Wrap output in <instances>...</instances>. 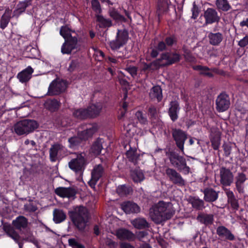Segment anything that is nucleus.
I'll return each mask as SVG.
<instances>
[{"label":"nucleus","instance_id":"f257e3e1","mask_svg":"<svg viewBox=\"0 0 248 248\" xmlns=\"http://www.w3.org/2000/svg\"><path fill=\"white\" fill-rule=\"evenodd\" d=\"M175 213L170 202L159 201L149 210V216L155 224H159L170 219Z\"/></svg>","mask_w":248,"mask_h":248},{"label":"nucleus","instance_id":"f03ea898","mask_svg":"<svg viewBox=\"0 0 248 248\" xmlns=\"http://www.w3.org/2000/svg\"><path fill=\"white\" fill-rule=\"evenodd\" d=\"M69 214L75 226L79 230H84L89 220V214L88 209L83 206H77L70 212Z\"/></svg>","mask_w":248,"mask_h":248},{"label":"nucleus","instance_id":"7ed1b4c3","mask_svg":"<svg viewBox=\"0 0 248 248\" xmlns=\"http://www.w3.org/2000/svg\"><path fill=\"white\" fill-rule=\"evenodd\" d=\"M38 126L33 120L24 119L17 122L13 126L14 131L17 135H27L33 132Z\"/></svg>","mask_w":248,"mask_h":248},{"label":"nucleus","instance_id":"20e7f679","mask_svg":"<svg viewBox=\"0 0 248 248\" xmlns=\"http://www.w3.org/2000/svg\"><path fill=\"white\" fill-rule=\"evenodd\" d=\"M170 164L173 167L184 175H187L190 171V169L187 165L186 158L174 151H171L168 154Z\"/></svg>","mask_w":248,"mask_h":248},{"label":"nucleus","instance_id":"39448f33","mask_svg":"<svg viewBox=\"0 0 248 248\" xmlns=\"http://www.w3.org/2000/svg\"><path fill=\"white\" fill-rule=\"evenodd\" d=\"M87 165V160L85 158V154L82 153L78 154L77 157L73 158L68 163L69 168L76 173H82Z\"/></svg>","mask_w":248,"mask_h":248},{"label":"nucleus","instance_id":"423d86ee","mask_svg":"<svg viewBox=\"0 0 248 248\" xmlns=\"http://www.w3.org/2000/svg\"><path fill=\"white\" fill-rule=\"evenodd\" d=\"M172 136L176 146L184 154V144L187 139L186 132L179 128H173L172 130Z\"/></svg>","mask_w":248,"mask_h":248},{"label":"nucleus","instance_id":"0eeeda50","mask_svg":"<svg viewBox=\"0 0 248 248\" xmlns=\"http://www.w3.org/2000/svg\"><path fill=\"white\" fill-rule=\"evenodd\" d=\"M49 152L50 160L55 162L66 155V149L62 144L55 143L51 145Z\"/></svg>","mask_w":248,"mask_h":248},{"label":"nucleus","instance_id":"6e6552de","mask_svg":"<svg viewBox=\"0 0 248 248\" xmlns=\"http://www.w3.org/2000/svg\"><path fill=\"white\" fill-rule=\"evenodd\" d=\"M165 174L169 181L173 184L180 186L186 185L185 180L176 170L167 167L165 170Z\"/></svg>","mask_w":248,"mask_h":248},{"label":"nucleus","instance_id":"1a4fd4ad","mask_svg":"<svg viewBox=\"0 0 248 248\" xmlns=\"http://www.w3.org/2000/svg\"><path fill=\"white\" fill-rule=\"evenodd\" d=\"M128 37V34L126 31L118 30L115 40L109 43L111 49L116 50L119 49L127 42Z\"/></svg>","mask_w":248,"mask_h":248},{"label":"nucleus","instance_id":"9d476101","mask_svg":"<svg viewBox=\"0 0 248 248\" xmlns=\"http://www.w3.org/2000/svg\"><path fill=\"white\" fill-rule=\"evenodd\" d=\"M158 60H160L161 67L165 66L178 62L180 60V55L174 52H165L162 53Z\"/></svg>","mask_w":248,"mask_h":248},{"label":"nucleus","instance_id":"9b49d317","mask_svg":"<svg viewBox=\"0 0 248 248\" xmlns=\"http://www.w3.org/2000/svg\"><path fill=\"white\" fill-rule=\"evenodd\" d=\"M66 88V82L57 79L53 80L49 85L48 94L50 95H58L65 91Z\"/></svg>","mask_w":248,"mask_h":248},{"label":"nucleus","instance_id":"f8f14e48","mask_svg":"<svg viewBox=\"0 0 248 248\" xmlns=\"http://www.w3.org/2000/svg\"><path fill=\"white\" fill-rule=\"evenodd\" d=\"M105 172L104 168L101 164L95 165L91 171V178L88 182V184L93 188L95 186L99 180L103 176Z\"/></svg>","mask_w":248,"mask_h":248},{"label":"nucleus","instance_id":"ddd939ff","mask_svg":"<svg viewBox=\"0 0 248 248\" xmlns=\"http://www.w3.org/2000/svg\"><path fill=\"white\" fill-rule=\"evenodd\" d=\"M216 109L220 112L227 110L230 107V101L229 96L224 93H220L216 100Z\"/></svg>","mask_w":248,"mask_h":248},{"label":"nucleus","instance_id":"4468645a","mask_svg":"<svg viewBox=\"0 0 248 248\" xmlns=\"http://www.w3.org/2000/svg\"><path fill=\"white\" fill-rule=\"evenodd\" d=\"M220 183L224 186H231L233 180V175L231 171L225 167L219 170Z\"/></svg>","mask_w":248,"mask_h":248},{"label":"nucleus","instance_id":"2eb2a0df","mask_svg":"<svg viewBox=\"0 0 248 248\" xmlns=\"http://www.w3.org/2000/svg\"><path fill=\"white\" fill-rule=\"evenodd\" d=\"M78 47V38L76 36H72L65 39L64 43L61 47L62 54H69L72 51Z\"/></svg>","mask_w":248,"mask_h":248},{"label":"nucleus","instance_id":"dca6fc26","mask_svg":"<svg viewBox=\"0 0 248 248\" xmlns=\"http://www.w3.org/2000/svg\"><path fill=\"white\" fill-rule=\"evenodd\" d=\"M204 17L205 18V24L206 25L217 22L220 20V17L217 11L211 8H208L205 11Z\"/></svg>","mask_w":248,"mask_h":248},{"label":"nucleus","instance_id":"f3484780","mask_svg":"<svg viewBox=\"0 0 248 248\" xmlns=\"http://www.w3.org/2000/svg\"><path fill=\"white\" fill-rule=\"evenodd\" d=\"M85 129L78 132V136L82 140H86L91 137L97 130V125L95 124H87Z\"/></svg>","mask_w":248,"mask_h":248},{"label":"nucleus","instance_id":"a211bd4d","mask_svg":"<svg viewBox=\"0 0 248 248\" xmlns=\"http://www.w3.org/2000/svg\"><path fill=\"white\" fill-rule=\"evenodd\" d=\"M85 129L78 132V136L82 140H86L91 137L97 130V125L95 124H87Z\"/></svg>","mask_w":248,"mask_h":248},{"label":"nucleus","instance_id":"6ab92c4d","mask_svg":"<svg viewBox=\"0 0 248 248\" xmlns=\"http://www.w3.org/2000/svg\"><path fill=\"white\" fill-rule=\"evenodd\" d=\"M216 233L222 239L229 241L235 240L234 235L227 228L224 226H219L217 228Z\"/></svg>","mask_w":248,"mask_h":248},{"label":"nucleus","instance_id":"aec40b11","mask_svg":"<svg viewBox=\"0 0 248 248\" xmlns=\"http://www.w3.org/2000/svg\"><path fill=\"white\" fill-rule=\"evenodd\" d=\"M201 191L204 194L203 199L206 202H215L218 198L219 191H216L213 188L206 187L201 189Z\"/></svg>","mask_w":248,"mask_h":248},{"label":"nucleus","instance_id":"412c9836","mask_svg":"<svg viewBox=\"0 0 248 248\" xmlns=\"http://www.w3.org/2000/svg\"><path fill=\"white\" fill-rule=\"evenodd\" d=\"M55 193L61 197L71 198L75 196L77 191L73 187H59L55 189Z\"/></svg>","mask_w":248,"mask_h":248},{"label":"nucleus","instance_id":"4be33fe9","mask_svg":"<svg viewBox=\"0 0 248 248\" xmlns=\"http://www.w3.org/2000/svg\"><path fill=\"white\" fill-rule=\"evenodd\" d=\"M115 234L118 238L121 240L132 241L136 238V235L132 232L124 228L118 229Z\"/></svg>","mask_w":248,"mask_h":248},{"label":"nucleus","instance_id":"5701e85b","mask_svg":"<svg viewBox=\"0 0 248 248\" xmlns=\"http://www.w3.org/2000/svg\"><path fill=\"white\" fill-rule=\"evenodd\" d=\"M121 206L127 214L138 213L140 211V207L138 204L132 202H124L121 204Z\"/></svg>","mask_w":248,"mask_h":248},{"label":"nucleus","instance_id":"b1692460","mask_svg":"<svg viewBox=\"0 0 248 248\" xmlns=\"http://www.w3.org/2000/svg\"><path fill=\"white\" fill-rule=\"evenodd\" d=\"M220 131L216 128L211 129L210 140L213 149L215 150H217L220 144Z\"/></svg>","mask_w":248,"mask_h":248},{"label":"nucleus","instance_id":"393cba45","mask_svg":"<svg viewBox=\"0 0 248 248\" xmlns=\"http://www.w3.org/2000/svg\"><path fill=\"white\" fill-rule=\"evenodd\" d=\"M235 186L239 193H244V182L247 180L246 175L243 172H238L235 176Z\"/></svg>","mask_w":248,"mask_h":248},{"label":"nucleus","instance_id":"a878e982","mask_svg":"<svg viewBox=\"0 0 248 248\" xmlns=\"http://www.w3.org/2000/svg\"><path fill=\"white\" fill-rule=\"evenodd\" d=\"M179 110V105L177 101H173L170 103L168 113L173 122L175 121L178 119V113Z\"/></svg>","mask_w":248,"mask_h":248},{"label":"nucleus","instance_id":"bb28decb","mask_svg":"<svg viewBox=\"0 0 248 248\" xmlns=\"http://www.w3.org/2000/svg\"><path fill=\"white\" fill-rule=\"evenodd\" d=\"M3 229L6 234L16 243L21 240L19 234L15 231L14 228L9 224H5L3 226Z\"/></svg>","mask_w":248,"mask_h":248},{"label":"nucleus","instance_id":"cd10ccee","mask_svg":"<svg viewBox=\"0 0 248 248\" xmlns=\"http://www.w3.org/2000/svg\"><path fill=\"white\" fill-rule=\"evenodd\" d=\"M209 43L215 46H218L222 41L223 36L220 32H209L208 35Z\"/></svg>","mask_w":248,"mask_h":248},{"label":"nucleus","instance_id":"c85d7f7f","mask_svg":"<svg viewBox=\"0 0 248 248\" xmlns=\"http://www.w3.org/2000/svg\"><path fill=\"white\" fill-rule=\"evenodd\" d=\"M188 202L192 205V206L198 210H202L204 208V201L196 196H190Z\"/></svg>","mask_w":248,"mask_h":248},{"label":"nucleus","instance_id":"c756f323","mask_svg":"<svg viewBox=\"0 0 248 248\" xmlns=\"http://www.w3.org/2000/svg\"><path fill=\"white\" fill-rule=\"evenodd\" d=\"M170 4V0H158L157 13L158 16L167 12L169 10Z\"/></svg>","mask_w":248,"mask_h":248},{"label":"nucleus","instance_id":"7c9ffc66","mask_svg":"<svg viewBox=\"0 0 248 248\" xmlns=\"http://www.w3.org/2000/svg\"><path fill=\"white\" fill-rule=\"evenodd\" d=\"M197 219L200 223L208 226L213 223L214 216L213 214L202 213L198 215Z\"/></svg>","mask_w":248,"mask_h":248},{"label":"nucleus","instance_id":"2f4dec72","mask_svg":"<svg viewBox=\"0 0 248 248\" xmlns=\"http://www.w3.org/2000/svg\"><path fill=\"white\" fill-rule=\"evenodd\" d=\"M132 225L138 229H145L149 227V224L145 218L138 217L131 221Z\"/></svg>","mask_w":248,"mask_h":248},{"label":"nucleus","instance_id":"473e14b6","mask_svg":"<svg viewBox=\"0 0 248 248\" xmlns=\"http://www.w3.org/2000/svg\"><path fill=\"white\" fill-rule=\"evenodd\" d=\"M149 97L152 100L156 99L158 102L162 99V89L159 86H155L152 88L149 93Z\"/></svg>","mask_w":248,"mask_h":248},{"label":"nucleus","instance_id":"72a5a7b5","mask_svg":"<svg viewBox=\"0 0 248 248\" xmlns=\"http://www.w3.org/2000/svg\"><path fill=\"white\" fill-rule=\"evenodd\" d=\"M87 109L89 114V118H94L100 114L102 109V105L100 103L93 104L88 107Z\"/></svg>","mask_w":248,"mask_h":248},{"label":"nucleus","instance_id":"f704fd0d","mask_svg":"<svg viewBox=\"0 0 248 248\" xmlns=\"http://www.w3.org/2000/svg\"><path fill=\"white\" fill-rule=\"evenodd\" d=\"M225 193L227 197L228 202L229 203L231 204L232 208L235 210H238L239 208V203L233 192L230 189H227L225 191Z\"/></svg>","mask_w":248,"mask_h":248},{"label":"nucleus","instance_id":"c9c22d12","mask_svg":"<svg viewBox=\"0 0 248 248\" xmlns=\"http://www.w3.org/2000/svg\"><path fill=\"white\" fill-rule=\"evenodd\" d=\"M215 5L219 11L228 12L232 9V6L228 0H216Z\"/></svg>","mask_w":248,"mask_h":248},{"label":"nucleus","instance_id":"e433bc0d","mask_svg":"<svg viewBox=\"0 0 248 248\" xmlns=\"http://www.w3.org/2000/svg\"><path fill=\"white\" fill-rule=\"evenodd\" d=\"M12 224L17 229L21 230L27 226L28 221L24 217L19 216L13 221Z\"/></svg>","mask_w":248,"mask_h":248},{"label":"nucleus","instance_id":"4c0bfd02","mask_svg":"<svg viewBox=\"0 0 248 248\" xmlns=\"http://www.w3.org/2000/svg\"><path fill=\"white\" fill-rule=\"evenodd\" d=\"M126 156L128 160L136 165L140 157V154L137 152L135 148H130L126 153Z\"/></svg>","mask_w":248,"mask_h":248},{"label":"nucleus","instance_id":"58836bf2","mask_svg":"<svg viewBox=\"0 0 248 248\" xmlns=\"http://www.w3.org/2000/svg\"><path fill=\"white\" fill-rule=\"evenodd\" d=\"M131 176L133 181L136 183L141 182L144 178V175L142 171L139 169L132 170L130 172Z\"/></svg>","mask_w":248,"mask_h":248},{"label":"nucleus","instance_id":"ea45409f","mask_svg":"<svg viewBox=\"0 0 248 248\" xmlns=\"http://www.w3.org/2000/svg\"><path fill=\"white\" fill-rule=\"evenodd\" d=\"M53 220L56 223H60L66 218V214L61 209H55L53 211Z\"/></svg>","mask_w":248,"mask_h":248},{"label":"nucleus","instance_id":"a19ab883","mask_svg":"<svg viewBox=\"0 0 248 248\" xmlns=\"http://www.w3.org/2000/svg\"><path fill=\"white\" fill-rule=\"evenodd\" d=\"M59 106L60 102L56 99H49L45 103L46 108L52 112L58 109Z\"/></svg>","mask_w":248,"mask_h":248},{"label":"nucleus","instance_id":"79ce46f5","mask_svg":"<svg viewBox=\"0 0 248 248\" xmlns=\"http://www.w3.org/2000/svg\"><path fill=\"white\" fill-rule=\"evenodd\" d=\"M73 116L80 120H84L89 118V113L87 108H79L75 109L73 112Z\"/></svg>","mask_w":248,"mask_h":248},{"label":"nucleus","instance_id":"37998d69","mask_svg":"<svg viewBox=\"0 0 248 248\" xmlns=\"http://www.w3.org/2000/svg\"><path fill=\"white\" fill-rule=\"evenodd\" d=\"M160 60L156 59L153 62L147 64L144 63L142 68V71H145L146 70L154 71L159 69L161 66L159 63Z\"/></svg>","mask_w":248,"mask_h":248},{"label":"nucleus","instance_id":"c03bdc74","mask_svg":"<svg viewBox=\"0 0 248 248\" xmlns=\"http://www.w3.org/2000/svg\"><path fill=\"white\" fill-rule=\"evenodd\" d=\"M103 140L101 139H97L93 144L91 147V152L95 155H98L101 153L103 149Z\"/></svg>","mask_w":248,"mask_h":248},{"label":"nucleus","instance_id":"a18cd8bd","mask_svg":"<svg viewBox=\"0 0 248 248\" xmlns=\"http://www.w3.org/2000/svg\"><path fill=\"white\" fill-rule=\"evenodd\" d=\"M96 20L100 24V27L101 28L109 27L112 26L111 20L109 18H106L103 16L100 15H96Z\"/></svg>","mask_w":248,"mask_h":248},{"label":"nucleus","instance_id":"49530a36","mask_svg":"<svg viewBox=\"0 0 248 248\" xmlns=\"http://www.w3.org/2000/svg\"><path fill=\"white\" fill-rule=\"evenodd\" d=\"M31 5V0H25L23 1L19 2L17 6L16 10L14 11L15 14H20L25 11L26 8Z\"/></svg>","mask_w":248,"mask_h":248},{"label":"nucleus","instance_id":"de8ad7c7","mask_svg":"<svg viewBox=\"0 0 248 248\" xmlns=\"http://www.w3.org/2000/svg\"><path fill=\"white\" fill-rule=\"evenodd\" d=\"M108 13L109 16L116 21H121L125 19L124 16L121 15L118 11L113 7H109Z\"/></svg>","mask_w":248,"mask_h":248},{"label":"nucleus","instance_id":"09e8293b","mask_svg":"<svg viewBox=\"0 0 248 248\" xmlns=\"http://www.w3.org/2000/svg\"><path fill=\"white\" fill-rule=\"evenodd\" d=\"M193 68V69L200 71V74L201 75L207 76L208 77H213V74L210 71V69L207 66L198 65L194 66Z\"/></svg>","mask_w":248,"mask_h":248},{"label":"nucleus","instance_id":"8fccbe9b","mask_svg":"<svg viewBox=\"0 0 248 248\" xmlns=\"http://www.w3.org/2000/svg\"><path fill=\"white\" fill-rule=\"evenodd\" d=\"M31 74V72H29L28 70L26 69L19 73L17 77L21 82L24 83L30 79Z\"/></svg>","mask_w":248,"mask_h":248},{"label":"nucleus","instance_id":"3c124183","mask_svg":"<svg viewBox=\"0 0 248 248\" xmlns=\"http://www.w3.org/2000/svg\"><path fill=\"white\" fill-rule=\"evenodd\" d=\"M74 32L67 26H63L61 28L60 34L65 40L72 37L71 33Z\"/></svg>","mask_w":248,"mask_h":248},{"label":"nucleus","instance_id":"603ef678","mask_svg":"<svg viewBox=\"0 0 248 248\" xmlns=\"http://www.w3.org/2000/svg\"><path fill=\"white\" fill-rule=\"evenodd\" d=\"M82 139L78 136L73 137L68 139V142L69 143V147L71 148H74L78 146L80 144Z\"/></svg>","mask_w":248,"mask_h":248},{"label":"nucleus","instance_id":"864d4df0","mask_svg":"<svg viewBox=\"0 0 248 248\" xmlns=\"http://www.w3.org/2000/svg\"><path fill=\"white\" fill-rule=\"evenodd\" d=\"M11 16L9 13H5L1 17L0 21V28L2 30L4 29L8 25L10 20Z\"/></svg>","mask_w":248,"mask_h":248},{"label":"nucleus","instance_id":"5fc2aeb1","mask_svg":"<svg viewBox=\"0 0 248 248\" xmlns=\"http://www.w3.org/2000/svg\"><path fill=\"white\" fill-rule=\"evenodd\" d=\"M130 191V187L127 186L125 185L120 186L117 188V192L121 196L129 194Z\"/></svg>","mask_w":248,"mask_h":248},{"label":"nucleus","instance_id":"6e6d98bb","mask_svg":"<svg viewBox=\"0 0 248 248\" xmlns=\"http://www.w3.org/2000/svg\"><path fill=\"white\" fill-rule=\"evenodd\" d=\"M92 8L95 13L96 15H99L102 12L100 4L98 0H91Z\"/></svg>","mask_w":248,"mask_h":248},{"label":"nucleus","instance_id":"4d7b16f0","mask_svg":"<svg viewBox=\"0 0 248 248\" xmlns=\"http://www.w3.org/2000/svg\"><path fill=\"white\" fill-rule=\"evenodd\" d=\"M183 50L184 51V57L187 61L193 62L195 61L196 59L195 57L192 55L189 50L186 49L185 47H183Z\"/></svg>","mask_w":248,"mask_h":248},{"label":"nucleus","instance_id":"13d9d810","mask_svg":"<svg viewBox=\"0 0 248 248\" xmlns=\"http://www.w3.org/2000/svg\"><path fill=\"white\" fill-rule=\"evenodd\" d=\"M68 243L70 246L72 248H85L82 244L79 243L75 238H70L68 240Z\"/></svg>","mask_w":248,"mask_h":248},{"label":"nucleus","instance_id":"bf43d9fd","mask_svg":"<svg viewBox=\"0 0 248 248\" xmlns=\"http://www.w3.org/2000/svg\"><path fill=\"white\" fill-rule=\"evenodd\" d=\"M148 114L152 119H156L158 118V113L156 108L154 106H151L149 108Z\"/></svg>","mask_w":248,"mask_h":248},{"label":"nucleus","instance_id":"052dcab7","mask_svg":"<svg viewBox=\"0 0 248 248\" xmlns=\"http://www.w3.org/2000/svg\"><path fill=\"white\" fill-rule=\"evenodd\" d=\"M136 117L137 118L139 122L142 124H147V120L144 117L142 112L140 111H137L135 114Z\"/></svg>","mask_w":248,"mask_h":248},{"label":"nucleus","instance_id":"680f3d73","mask_svg":"<svg viewBox=\"0 0 248 248\" xmlns=\"http://www.w3.org/2000/svg\"><path fill=\"white\" fill-rule=\"evenodd\" d=\"M200 11L198 6L196 4L195 2H194L193 3V6L191 9V12L192 13L191 18L194 19H196L199 16Z\"/></svg>","mask_w":248,"mask_h":248},{"label":"nucleus","instance_id":"e2e57ef3","mask_svg":"<svg viewBox=\"0 0 248 248\" xmlns=\"http://www.w3.org/2000/svg\"><path fill=\"white\" fill-rule=\"evenodd\" d=\"M125 70L129 73L132 77H135L137 75L138 68L134 66H127Z\"/></svg>","mask_w":248,"mask_h":248},{"label":"nucleus","instance_id":"0e129e2a","mask_svg":"<svg viewBox=\"0 0 248 248\" xmlns=\"http://www.w3.org/2000/svg\"><path fill=\"white\" fill-rule=\"evenodd\" d=\"M127 108V104L126 102L123 103L122 108L120 110V114L118 116L119 119H121L124 116Z\"/></svg>","mask_w":248,"mask_h":248},{"label":"nucleus","instance_id":"69168bd1","mask_svg":"<svg viewBox=\"0 0 248 248\" xmlns=\"http://www.w3.org/2000/svg\"><path fill=\"white\" fill-rule=\"evenodd\" d=\"M165 42L167 46H171L174 43H176V40L173 37H168L166 38Z\"/></svg>","mask_w":248,"mask_h":248},{"label":"nucleus","instance_id":"338daca9","mask_svg":"<svg viewBox=\"0 0 248 248\" xmlns=\"http://www.w3.org/2000/svg\"><path fill=\"white\" fill-rule=\"evenodd\" d=\"M223 148L225 156H229L232 151L231 146L228 144H224L223 145Z\"/></svg>","mask_w":248,"mask_h":248},{"label":"nucleus","instance_id":"774afa93","mask_svg":"<svg viewBox=\"0 0 248 248\" xmlns=\"http://www.w3.org/2000/svg\"><path fill=\"white\" fill-rule=\"evenodd\" d=\"M238 45L241 47H245L247 46L248 45V35L240 40L238 43Z\"/></svg>","mask_w":248,"mask_h":248}]
</instances>
